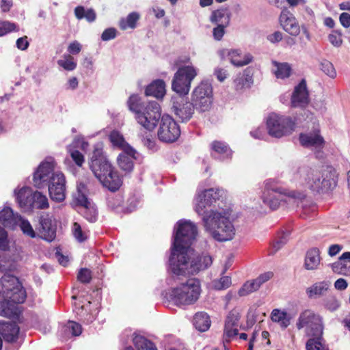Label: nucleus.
I'll use <instances>...</instances> for the list:
<instances>
[{
  "instance_id": "1",
  "label": "nucleus",
  "mask_w": 350,
  "mask_h": 350,
  "mask_svg": "<svg viewBox=\"0 0 350 350\" xmlns=\"http://www.w3.org/2000/svg\"><path fill=\"white\" fill-rule=\"evenodd\" d=\"M88 163L91 171L103 187L112 192L120 188L122 178L106 157L101 145L94 146Z\"/></svg>"
},
{
  "instance_id": "2",
  "label": "nucleus",
  "mask_w": 350,
  "mask_h": 350,
  "mask_svg": "<svg viewBox=\"0 0 350 350\" xmlns=\"http://www.w3.org/2000/svg\"><path fill=\"white\" fill-rule=\"evenodd\" d=\"M127 105L135 114L137 122L147 131L154 130L161 119V106L157 101L142 102L137 94H132L127 100Z\"/></svg>"
},
{
  "instance_id": "3",
  "label": "nucleus",
  "mask_w": 350,
  "mask_h": 350,
  "mask_svg": "<svg viewBox=\"0 0 350 350\" xmlns=\"http://www.w3.org/2000/svg\"><path fill=\"white\" fill-rule=\"evenodd\" d=\"M210 256L191 257L189 252L182 253L179 258L169 259V267L172 273L176 276L190 275L198 273L210 267L212 264Z\"/></svg>"
},
{
  "instance_id": "4",
  "label": "nucleus",
  "mask_w": 350,
  "mask_h": 350,
  "mask_svg": "<svg viewBox=\"0 0 350 350\" xmlns=\"http://www.w3.org/2000/svg\"><path fill=\"white\" fill-rule=\"evenodd\" d=\"M202 293L201 282L195 278L187 279L170 291V298L179 307L193 305L199 299Z\"/></svg>"
},
{
  "instance_id": "5",
  "label": "nucleus",
  "mask_w": 350,
  "mask_h": 350,
  "mask_svg": "<svg viewBox=\"0 0 350 350\" xmlns=\"http://www.w3.org/2000/svg\"><path fill=\"white\" fill-rule=\"evenodd\" d=\"M206 228L211 233L214 239L226 241L233 239L235 229L228 217L212 211L208 215L203 217Z\"/></svg>"
},
{
  "instance_id": "6",
  "label": "nucleus",
  "mask_w": 350,
  "mask_h": 350,
  "mask_svg": "<svg viewBox=\"0 0 350 350\" xmlns=\"http://www.w3.org/2000/svg\"><path fill=\"white\" fill-rule=\"evenodd\" d=\"M198 235L196 226L188 221H179L177 223V230L174 236L171 254L169 259L179 258L182 253L189 252L190 247Z\"/></svg>"
},
{
  "instance_id": "7",
  "label": "nucleus",
  "mask_w": 350,
  "mask_h": 350,
  "mask_svg": "<svg viewBox=\"0 0 350 350\" xmlns=\"http://www.w3.org/2000/svg\"><path fill=\"white\" fill-rule=\"evenodd\" d=\"M0 285L5 299L14 304L25 302L27 297L26 291L16 276L5 273L0 278Z\"/></svg>"
},
{
  "instance_id": "8",
  "label": "nucleus",
  "mask_w": 350,
  "mask_h": 350,
  "mask_svg": "<svg viewBox=\"0 0 350 350\" xmlns=\"http://www.w3.org/2000/svg\"><path fill=\"white\" fill-rule=\"evenodd\" d=\"M296 326L298 329H305L306 334L312 338L322 339L323 325L322 317L312 310H305L299 316Z\"/></svg>"
},
{
  "instance_id": "9",
  "label": "nucleus",
  "mask_w": 350,
  "mask_h": 350,
  "mask_svg": "<svg viewBox=\"0 0 350 350\" xmlns=\"http://www.w3.org/2000/svg\"><path fill=\"white\" fill-rule=\"evenodd\" d=\"M335 170L332 167H326L320 172H312L308 176V185L309 188L317 193H325L336 186L334 179Z\"/></svg>"
},
{
  "instance_id": "10",
  "label": "nucleus",
  "mask_w": 350,
  "mask_h": 350,
  "mask_svg": "<svg viewBox=\"0 0 350 350\" xmlns=\"http://www.w3.org/2000/svg\"><path fill=\"white\" fill-rule=\"evenodd\" d=\"M295 122L291 117L270 114L267 119L269 134L277 138L291 134L295 129Z\"/></svg>"
},
{
  "instance_id": "11",
  "label": "nucleus",
  "mask_w": 350,
  "mask_h": 350,
  "mask_svg": "<svg viewBox=\"0 0 350 350\" xmlns=\"http://www.w3.org/2000/svg\"><path fill=\"white\" fill-rule=\"evenodd\" d=\"M197 76V70L192 66H184L179 67L174 75L172 82V89L178 96L187 95L191 81Z\"/></svg>"
},
{
  "instance_id": "12",
  "label": "nucleus",
  "mask_w": 350,
  "mask_h": 350,
  "mask_svg": "<svg viewBox=\"0 0 350 350\" xmlns=\"http://www.w3.org/2000/svg\"><path fill=\"white\" fill-rule=\"evenodd\" d=\"M191 101L200 112L208 111L211 109L213 101V88L208 82H201L196 87L191 96Z\"/></svg>"
},
{
  "instance_id": "13",
  "label": "nucleus",
  "mask_w": 350,
  "mask_h": 350,
  "mask_svg": "<svg viewBox=\"0 0 350 350\" xmlns=\"http://www.w3.org/2000/svg\"><path fill=\"white\" fill-rule=\"evenodd\" d=\"M160 141L166 143L176 142L180 135V129L172 117L164 114L162 116L157 131Z\"/></svg>"
},
{
  "instance_id": "14",
  "label": "nucleus",
  "mask_w": 350,
  "mask_h": 350,
  "mask_svg": "<svg viewBox=\"0 0 350 350\" xmlns=\"http://www.w3.org/2000/svg\"><path fill=\"white\" fill-rule=\"evenodd\" d=\"M279 23L282 28L292 36L297 37L301 30L308 40L310 39V32L305 25H299L298 21L287 8H284L279 16Z\"/></svg>"
},
{
  "instance_id": "15",
  "label": "nucleus",
  "mask_w": 350,
  "mask_h": 350,
  "mask_svg": "<svg viewBox=\"0 0 350 350\" xmlns=\"http://www.w3.org/2000/svg\"><path fill=\"white\" fill-rule=\"evenodd\" d=\"M300 144L304 148H314V154L317 159H321L324 157L323 149L325 145V141L321 135L319 129H314L312 132L307 133H301L299 135Z\"/></svg>"
},
{
  "instance_id": "16",
  "label": "nucleus",
  "mask_w": 350,
  "mask_h": 350,
  "mask_svg": "<svg viewBox=\"0 0 350 350\" xmlns=\"http://www.w3.org/2000/svg\"><path fill=\"white\" fill-rule=\"evenodd\" d=\"M171 102L172 111L179 120L187 122L193 117L196 107L185 96H172Z\"/></svg>"
},
{
  "instance_id": "17",
  "label": "nucleus",
  "mask_w": 350,
  "mask_h": 350,
  "mask_svg": "<svg viewBox=\"0 0 350 350\" xmlns=\"http://www.w3.org/2000/svg\"><path fill=\"white\" fill-rule=\"evenodd\" d=\"M46 186L53 200L60 202L65 200L66 178L63 173L59 172L53 173Z\"/></svg>"
},
{
  "instance_id": "18",
  "label": "nucleus",
  "mask_w": 350,
  "mask_h": 350,
  "mask_svg": "<svg viewBox=\"0 0 350 350\" xmlns=\"http://www.w3.org/2000/svg\"><path fill=\"white\" fill-rule=\"evenodd\" d=\"M282 196H287L285 189L272 185L269 181L266 182L262 193V201L268 205L271 210L277 209L283 200Z\"/></svg>"
},
{
  "instance_id": "19",
  "label": "nucleus",
  "mask_w": 350,
  "mask_h": 350,
  "mask_svg": "<svg viewBox=\"0 0 350 350\" xmlns=\"http://www.w3.org/2000/svg\"><path fill=\"white\" fill-rule=\"evenodd\" d=\"M55 162L53 159L42 162L33 174V181L34 186L42 189L46 186L52 172L55 170Z\"/></svg>"
},
{
  "instance_id": "20",
  "label": "nucleus",
  "mask_w": 350,
  "mask_h": 350,
  "mask_svg": "<svg viewBox=\"0 0 350 350\" xmlns=\"http://www.w3.org/2000/svg\"><path fill=\"white\" fill-rule=\"evenodd\" d=\"M221 190L219 189H208L199 193L196 198L195 210L199 215L205 213L204 209L219 200L221 198Z\"/></svg>"
},
{
  "instance_id": "21",
  "label": "nucleus",
  "mask_w": 350,
  "mask_h": 350,
  "mask_svg": "<svg viewBox=\"0 0 350 350\" xmlns=\"http://www.w3.org/2000/svg\"><path fill=\"white\" fill-rule=\"evenodd\" d=\"M38 234L40 238L47 241H52L56 237V224L49 213H42L38 218Z\"/></svg>"
},
{
  "instance_id": "22",
  "label": "nucleus",
  "mask_w": 350,
  "mask_h": 350,
  "mask_svg": "<svg viewBox=\"0 0 350 350\" xmlns=\"http://www.w3.org/2000/svg\"><path fill=\"white\" fill-rule=\"evenodd\" d=\"M309 93L305 79H302L295 87L291 96V103L293 107H306L309 103Z\"/></svg>"
},
{
  "instance_id": "23",
  "label": "nucleus",
  "mask_w": 350,
  "mask_h": 350,
  "mask_svg": "<svg viewBox=\"0 0 350 350\" xmlns=\"http://www.w3.org/2000/svg\"><path fill=\"white\" fill-rule=\"evenodd\" d=\"M273 277V273L272 271H267L260 274L257 278L254 280L247 281L239 290V295L240 297H243L256 291L262 284L269 281Z\"/></svg>"
},
{
  "instance_id": "24",
  "label": "nucleus",
  "mask_w": 350,
  "mask_h": 350,
  "mask_svg": "<svg viewBox=\"0 0 350 350\" xmlns=\"http://www.w3.org/2000/svg\"><path fill=\"white\" fill-rule=\"evenodd\" d=\"M117 159L118 164L121 170L126 172H130L133 169V160L136 159V151L130 146H126L122 150Z\"/></svg>"
},
{
  "instance_id": "25",
  "label": "nucleus",
  "mask_w": 350,
  "mask_h": 350,
  "mask_svg": "<svg viewBox=\"0 0 350 350\" xmlns=\"http://www.w3.org/2000/svg\"><path fill=\"white\" fill-rule=\"evenodd\" d=\"M20 328L18 325L13 323H5L0 326V336L7 342H14L18 338Z\"/></svg>"
},
{
  "instance_id": "26",
  "label": "nucleus",
  "mask_w": 350,
  "mask_h": 350,
  "mask_svg": "<svg viewBox=\"0 0 350 350\" xmlns=\"http://www.w3.org/2000/svg\"><path fill=\"white\" fill-rule=\"evenodd\" d=\"M331 282L327 280L317 282L308 287L306 293L310 299H315L327 295L329 291Z\"/></svg>"
},
{
  "instance_id": "27",
  "label": "nucleus",
  "mask_w": 350,
  "mask_h": 350,
  "mask_svg": "<svg viewBox=\"0 0 350 350\" xmlns=\"http://www.w3.org/2000/svg\"><path fill=\"white\" fill-rule=\"evenodd\" d=\"M33 193L29 187H23L19 189L16 193V201L21 208L25 211H31Z\"/></svg>"
},
{
  "instance_id": "28",
  "label": "nucleus",
  "mask_w": 350,
  "mask_h": 350,
  "mask_svg": "<svg viewBox=\"0 0 350 350\" xmlns=\"http://www.w3.org/2000/svg\"><path fill=\"white\" fill-rule=\"evenodd\" d=\"M253 83L252 70L246 68L242 74H239L233 81L234 87L237 91L249 88Z\"/></svg>"
},
{
  "instance_id": "29",
  "label": "nucleus",
  "mask_w": 350,
  "mask_h": 350,
  "mask_svg": "<svg viewBox=\"0 0 350 350\" xmlns=\"http://www.w3.org/2000/svg\"><path fill=\"white\" fill-rule=\"evenodd\" d=\"M228 57L232 64L237 67H241L252 62L253 57L247 53L243 54L239 49H232L228 51Z\"/></svg>"
},
{
  "instance_id": "30",
  "label": "nucleus",
  "mask_w": 350,
  "mask_h": 350,
  "mask_svg": "<svg viewBox=\"0 0 350 350\" xmlns=\"http://www.w3.org/2000/svg\"><path fill=\"white\" fill-rule=\"evenodd\" d=\"M332 267L335 273L350 275V252H344L339 260L332 264Z\"/></svg>"
},
{
  "instance_id": "31",
  "label": "nucleus",
  "mask_w": 350,
  "mask_h": 350,
  "mask_svg": "<svg viewBox=\"0 0 350 350\" xmlns=\"http://www.w3.org/2000/svg\"><path fill=\"white\" fill-rule=\"evenodd\" d=\"M145 94L148 96L162 98L165 94V83L163 80L157 79L153 81L146 88Z\"/></svg>"
},
{
  "instance_id": "32",
  "label": "nucleus",
  "mask_w": 350,
  "mask_h": 350,
  "mask_svg": "<svg viewBox=\"0 0 350 350\" xmlns=\"http://www.w3.org/2000/svg\"><path fill=\"white\" fill-rule=\"evenodd\" d=\"M231 13L228 8H221L212 12L210 21L215 25H229Z\"/></svg>"
},
{
  "instance_id": "33",
  "label": "nucleus",
  "mask_w": 350,
  "mask_h": 350,
  "mask_svg": "<svg viewBox=\"0 0 350 350\" xmlns=\"http://www.w3.org/2000/svg\"><path fill=\"white\" fill-rule=\"evenodd\" d=\"M320 252L318 248H311L306 252L304 261V267L307 270L317 269L320 264Z\"/></svg>"
},
{
  "instance_id": "34",
  "label": "nucleus",
  "mask_w": 350,
  "mask_h": 350,
  "mask_svg": "<svg viewBox=\"0 0 350 350\" xmlns=\"http://www.w3.org/2000/svg\"><path fill=\"white\" fill-rule=\"evenodd\" d=\"M193 325L200 332L207 331L211 324L210 317L204 312H198L193 317Z\"/></svg>"
},
{
  "instance_id": "35",
  "label": "nucleus",
  "mask_w": 350,
  "mask_h": 350,
  "mask_svg": "<svg viewBox=\"0 0 350 350\" xmlns=\"http://www.w3.org/2000/svg\"><path fill=\"white\" fill-rule=\"evenodd\" d=\"M133 345L137 350H157L155 345L142 336H135L133 340ZM124 350H134L132 347H127Z\"/></svg>"
},
{
  "instance_id": "36",
  "label": "nucleus",
  "mask_w": 350,
  "mask_h": 350,
  "mask_svg": "<svg viewBox=\"0 0 350 350\" xmlns=\"http://www.w3.org/2000/svg\"><path fill=\"white\" fill-rule=\"evenodd\" d=\"M272 64L275 67L273 73L277 79H284L291 75L292 68L288 63H280L276 61H273Z\"/></svg>"
},
{
  "instance_id": "37",
  "label": "nucleus",
  "mask_w": 350,
  "mask_h": 350,
  "mask_svg": "<svg viewBox=\"0 0 350 350\" xmlns=\"http://www.w3.org/2000/svg\"><path fill=\"white\" fill-rule=\"evenodd\" d=\"M139 14L136 12H133L126 17L122 18L119 21V27L121 30L128 29H133L137 27V23L139 19Z\"/></svg>"
},
{
  "instance_id": "38",
  "label": "nucleus",
  "mask_w": 350,
  "mask_h": 350,
  "mask_svg": "<svg viewBox=\"0 0 350 350\" xmlns=\"http://www.w3.org/2000/svg\"><path fill=\"white\" fill-rule=\"evenodd\" d=\"M211 150L222 157H230L232 155V150L229 146L224 142L215 140L211 144Z\"/></svg>"
},
{
  "instance_id": "39",
  "label": "nucleus",
  "mask_w": 350,
  "mask_h": 350,
  "mask_svg": "<svg viewBox=\"0 0 350 350\" xmlns=\"http://www.w3.org/2000/svg\"><path fill=\"white\" fill-rule=\"evenodd\" d=\"M32 199V205L30 211H32L34 208L46 209L49 207L47 197L40 191H35Z\"/></svg>"
},
{
  "instance_id": "40",
  "label": "nucleus",
  "mask_w": 350,
  "mask_h": 350,
  "mask_svg": "<svg viewBox=\"0 0 350 350\" xmlns=\"http://www.w3.org/2000/svg\"><path fill=\"white\" fill-rule=\"evenodd\" d=\"M0 223L4 227H12L16 224V219L11 208L5 207L0 211Z\"/></svg>"
},
{
  "instance_id": "41",
  "label": "nucleus",
  "mask_w": 350,
  "mask_h": 350,
  "mask_svg": "<svg viewBox=\"0 0 350 350\" xmlns=\"http://www.w3.org/2000/svg\"><path fill=\"white\" fill-rule=\"evenodd\" d=\"M271 319L273 321L278 323L282 328H286L290 324V319L287 313L278 309L273 310Z\"/></svg>"
},
{
  "instance_id": "42",
  "label": "nucleus",
  "mask_w": 350,
  "mask_h": 350,
  "mask_svg": "<svg viewBox=\"0 0 350 350\" xmlns=\"http://www.w3.org/2000/svg\"><path fill=\"white\" fill-rule=\"evenodd\" d=\"M19 31V27L15 23L9 21L0 20V37L5 36L11 32H16Z\"/></svg>"
},
{
  "instance_id": "43",
  "label": "nucleus",
  "mask_w": 350,
  "mask_h": 350,
  "mask_svg": "<svg viewBox=\"0 0 350 350\" xmlns=\"http://www.w3.org/2000/svg\"><path fill=\"white\" fill-rule=\"evenodd\" d=\"M109 139L113 146L119 147L122 150H124L126 146H129L126 143L122 135L117 131H113L111 132L109 135Z\"/></svg>"
},
{
  "instance_id": "44",
  "label": "nucleus",
  "mask_w": 350,
  "mask_h": 350,
  "mask_svg": "<svg viewBox=\"0 0 350 350\" xmlns=\"http://www.w3.org/2000/svg\"><path fill=\"white\" fill-rule=\"evenodd\" d=\"M81 214L90 222H95L97 220L98 213L94 206L90 205L85 208H82Z\"/></svg>"
},
{
  "instance_id": "45",
  "label": "nucleus",
  "mask_w": 350,
  "mask_h": 350,
  "mask_svg": "<svg viewBox=\"0 0 350 350\" xmlns=\"http://www.w3.org/2000/svg\"><path fill=\"white\" fill-rule=\"evenodd\" d=\"M59 66L62 67L66 70H73L77 67V63L74 61V58L70 55H65L63 59L57 61Z\"/></svg>"
},
{
  "instance_id": "46",
  "label": "nucleus",
  "mask_w": 350,
  "mask_h": 350,
  "mask_svg": "<svg viewBox=\"0 0 350 350\" xmlns=\"http://www.w3.org/2000/svg\"><path fill=\"white\" fill-rule=\"evenodd\" d=\"M306 350H329V348L322 342V339L310 338L306 345Z\"/></svg>"
},
{
  "instance_id": "47",
  "label": "nucleus",
  "mask_w": 350,
  "mask_h": 350,
  "mask_svg": "<svg viewBox=\"0 0 350 350\" xmlns=\"http://www.w3.org/2000/svg\"><path fill=\"white\" fill-rule=\"evenodd\" d=\"M320 69L327 76L332 79H334L336 76V71L332 62L327 59H323L320 63Z\"/></svg>"
},
{
  "instance_id": "48",
  "label": "nucleus",
  "mask_w": 350,
  "mask_h": 350,
  "mask_svg": "<svg viewBox=\"0 0 350 350\" xmlns=\"http://www.w3.org/2000/svg\"><path fill=\"white\" fill-rule=\"evenodd\" d=\"M239 334L238 327L227 326L224 325L223 341L225 342H230L232 338L235 337Z\"/></svg>"
},
{
  "instance_id": "49",
  "label": "nucleus",
  "mask_w": 350,
  "mask_h": 350,
  "mask_svg": "<svg viewBox=\"0 0 350 350\" xmlns=\"http://www.w3.org/2000/svg\"><path fill=\"white\" fill-rule=\"evenodd\" d=\"M240 317L241 316L239 312L237 310L233 309L229 312L226 317L224 325H226L227 326L238 327Z\"/></svg>"
},
{
  "instance_id": "50",
  "label": "nucleus",
  "mask_w": 350,
  "mask_h": 350,
  "mask_svg": "<svg viewBox=\"0 0 350 350\" xmlns=\"http://www.w3.org/2000/svg\"><path fill=\"white\" fill-rule=\"evenodd\" d=\"M231 284L230 277L222 276L219 280L213 281V287L215 290L221 291L230 287Z\"/></svg>"
},
{
  "instance_id": "51",
  "label": "nucleus",
  "mask_w": 350,
  "mask_h": 350,
  "mask_svg": "<svg viewBox=\"0 0 350 350\" xmlns=\"http://www.w3.org/2000/svg\"><path fill=\"white\" fill-rule=\"evenodd\" d=\"M0 250L8 252L10 250V241L8 232L0 226Z\"/></svg>"
},
{
  "instance_id": "52",
  "label": "nucleus",
  "mask_w": 350,
  "mask_h": 350,
  "mask_svg": "<svg viewBox=\"0 0 350 350\" xmlns=\"http://www.w3.org/2000/svg\"><path fill=\"white\" fill-rule=\"evenodd\" d=\"M65 332H68L72 336H78L82 332L81 325L75 321H69L65 326Z\"/></svg>"
},
{
  "instance_id": "53",
  "label": "nucleus",
  "mask_w": 350,
  "mask_h": 350,
  "mask_svg": "<svg viewBox=\"0 0 350 350\" xmlns=\"http://www.w3.org/2000/svg\"><path fill=\"white\" fill-rule=\"evenodd\" d=\"M288 235V232H282L278 235V238L274 241L273 243L274 252H277L287 243Z\"/></svg>"
},
{
  "instance_id": "54",
  "label": "nucleus",
  "mask_w": 350,
  "mask_h": 350,
  "mask_svg": "<svg viewBox=\"0 0 350 350\" xmlns=\"http://www.w3.org/2000/svg\"><path fill=\"white\" fill-rule=\"evenodd\" d=\"M72 233L75 238L80 243L84 242L88 237L83 232L80 224L77 222L73 224Z\"/></svg>"
},
{
  "instance_id": "55",
  "label": "nucleus",
  "mask_w": 350,
  "mask_h": 350,
  "mask_svg": "<svg viewBox=\"0 0 350 350\" xmlns=\"http://www.w3.org/2000/svg\"><path fill=\"white\" fill-rule=\"evenodd\" d=\"M77 280L83 284H88L92 280V273L87 268H81L78 272Z\"/></svg>"
},
{
  "instance_id": "56",
  "label": "nucleus",
  "mask_w": 350,
  "mask_h": 350,
  "mask_svg": "<svg viewBox=\"0 0 350 350\" xmlns=\"http://www.w3.org/2000/svg\"><path fill=\"white\" fill-rule=\"evenodd\" d=\"M70 155L74 163L79 167H81L85 161L84 155L78 150H70Z\"/></svg>"
},
{
  "instance_id": "57",
  "label": "nucleus",
  "mask_w": 350,
  "mask_h": 350,
  "mask_svg": "<svg viewBox=\"0 0 350 350\" xmlns=\"http://www.w3.org/2000/svg\"><path fill=\"white\" fill-rule=\"evenodd\" d=\"M324 306L326 309L333 312L338 308L340 304L334 296H329L326 299H325Z\"/></svg>"
},
{
  "instance_id": "58",
  "label": "nucleus",
  "mask_w": 350,
  "mask_h": 350,
  "mask_svg": "<svg viewBox=\"0 0 350 350\" xmlns=\"http://www.w3.org/2000/svg\"><path fill=\"white\" fill-rule=\"evenodd\" d=\"M329 41L334 46H340L342 43V33L339 31H333L328 36Z\"/></svg>"
},
{
  "instance_id": "59",
  "label": "nucleus",
  "mask_w": 350,
  "mask_h": 350,
  "mask_svg": "<svg viewBox=\"0 0 350 350\" xmlns=\"http://www.w3.org/2000/svg\"><path fill=\"white\" fill-rule=\"evenodd\" d=\"M229 25H216V27L213 29V36L215 40H221L225 33L226 28Z\"/></svg>"
},
{
  "instance_id": "60",
  "label": "nucleus",
  "mask_w": 350,
  "mask_h": 350,
  "mask_svg": "<svg viewBox=\"0 0 350 350\" xmlns=\"http://www.w3.org/2000/svg\"><path fill=\"white\" fill-rule=\"evenodd\" d=\"M21 228L25 234L31 238L36 237V232H34L31 224L27 220H23L21 222Z\"/></svg>"
},
{
  "instance_id": "61",
  "label": "nucleus",
  "mask_w": 350,
  "mask_h": 350,
  "mask_svg": "<svg viewBox=\"0 0 350 350\" xmlns=\"http://www.w3.org/2000/svg\"><path fill=\"white\" fill-rule=\"evenodd\" d=\"M116 36V29L115 28L106 29L101 35V39L103 41H108L115 38Z\"/></svg>"
},
{
  "instance_id": "62",
  "label": "nucleus",
  "mask_w": 350,
  "mask_h": 350,
  "mask_svg": "<svg viewBox=\"0 0 350 350\" xmlns=\"http://www.w3.org/2000/svg\"><path fill=\"white\" fill-rule=\"evenodd\" d=\"M16 47L21 50L25 51L29 47V42L27 40V36H25L23 37L19 38L16 40Z\"/></svg>"
},
{
  "instance_id": "63",
  "label": "nucleus",
  "mask_w": 350,
  "mask_h": 350,
  "mask_svg": "<svg viewBox=\"0 0 350 350\" xmlns=\"http://www.w3.org/2000/svg\"><path fill=\"white\" fill-rule=\"evenodd\" d=\"M81 51V45L77 41H74L71 42L68 47V51L72 55H77Z\"/></svg>"
},
{
  "instance_id": "64",
  "label": "nucleus",
  "mask_w": 350,
  "mask_h": 350,
  "mask_svg": "<svg viewBox=\"0 0 350 350\" xmlns=\"http://www.w3.org/2000/svg\"><path fill=\"white\" fill-rule=\"evenodd\" d=\"M340 23L345 27L348 28L350 26V14L346 12L340 14L339 17Z\"/></svg>"
}]
</instances>
